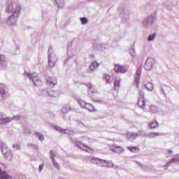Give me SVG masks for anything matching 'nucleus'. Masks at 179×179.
Instances as JSON below:
<instances>
[{"mask_svg":"<svg viewBox=\"0 0 179 179\" xmlns=\"http://www.w3.org/2000/svg\"><path fill=\"white\" fill-rule=\"evenodd\" d=\"M1 152L3 155H4V157L7 160H12V158L13 157V154H12V151L8 148V145H3L1 147Z\"/></svg>","mask_w":179,"mask_h":179,"instance_id":"f257e3e1","label":"nucleus"},{"mask_svg":"<svg viewBox=\"0 0 179 179\" xmlns=\"http://www.w3.org/2000/svg\"><path fill=\"white\" fill-rule=\"evenodd\" d=\"M113 70L116 73H125L128 71V66L116 64L114 65Z\"/></svg>","mask_w":179,"mask_h":179,"instance_id":"f03ea898","label":"nucleus"},{"mask_svg":"<svg viewBox=\"0 0 179 179\" xmlns=\"http://www.w3.org/2000/svg\"><path fill=\"white\" fill-rule=\"evenodd\" d=\"M92 164H96V166H99L100 167H103L104 164H107V161L104 159H100L97 157H92L90 160Z\"/></svg>","mask_w":179,"mask_h":179,"instance_id":"7ed1b4c3","label":"nucleus"},{"mask_svg":"<svg viewBox=\"0 0 179 179\" xmlns=\"http://www.w3.org/2000/svg\"><path fill=\"white\" fill-rule=\"evenodd\" d=\"M155 64V59L153 58H148L147 59L145 63V69L146 71H152L153 69V65Z\"/></svg>","mask_w":179,"mask_h":179,"instance_id":"20e7f679","label":"nucleus"},{"mask_svg":"<svg viewBox=\"0 0 179 179\" xmlns=\"http://www.w3.org/2000/svg\"><path fill=\"white\" fill-rule=\"evenodd\" d=\"M76 146H78V148H79V149H83V150H85V152H87L88 153L90 152H93V148H92L80 142L76 143Z\"/></svg>","mask_w":179,"mask_h":179,"instance_id":"39448f33","label":"nucleus"},{"mask_svg":"<svg viewBox=\"0 0 179 179\" xmlns=\"http://www.w3.org/2000/svg\"><path fill=\"white\" fill-rule=\"evenodd\" d=\"M111 152H113V153H122L124 152V148L121 146L113 145L110 147Z\"/></svg>","mask_w":179,"mask_h":179,"instance_id":"423d86ee","label":"nucleus"},{"mask_svg":"<svg viewBox=\"0 0 179 179\" xmlns=\"http://www.w3.org/2000/svg\"><path fill=\"white\" fill-rule=\"evenodd\" d=\"M138 106L140 107V108H145V107H146V100H145V97L139 98Z\"/></svg>","mask_w":179,"mask_h":179,"instance_id":"0eeeda50","label":"nucleus"},{"mask_svg":"<svg viewBox=\"0 0 179 179\" xmlns=\"http://www.w3.org/2000/svg\"><path fill=\"white\" fill-rule=\"evenodd\" d=\"M85 86L87 87L89 92H90L92 94L97 93V90H96V87H94V85H93L92 83H87L85 85Z\"/></svg>","mask_w":179,"mask_h":179,"instance_id":"6e6552de","label":"nucleus"},{"mask_svg":"<svg viewBox=\"0 0 179 179\" xmlns=\"http://www.w3.org/2000/svg\"><path fill=\"white\" fill-rule=\"evenodd\" d=\"M127 149L131 153H138V152L141 151V149L138 146H128Z\"/></svg>","mask_w":179,"mask_h":179,"instance_id":"1a4fd4ad","label":"nucleus"},{"mask_svg":"<svg viewBox=\"0 0 179 179\" xmlns=\"http://www.w3.org/2000/svg\"><path fill=\"white\" fill-rule=\"evenodd\" d=\"M100 66V64L97 62H92L91 64L90 65V69L91 72H93V71H95Z\"/></svg>","mask_w":179,"mask_h":179,"instance_id":"9d476101","label":"nucleus"},{"mask_svg":"<svg viewBox=\"0 0 179 179\" xmlns=\"http://www.w3.org/2000/svg\"><path fill=\"white\" fill-rule=\"evenodd\" d=\"M177 162H179V155H176L173 158H172L169 162L165 164V167H169L170 164H171V163H176Z\"/></svg>","mask_w":179,"mask_h":179,"instance_id":"9b49d317","label":"nucleus"},{"mask_svg":"<svg viewBox=\"0 0 179 179\" xmlns=\"http://www.w3.org/2000/svg\"><path fill=\"white\" fill-rule=\"evenodd\" d=\"M55 3L57 8H64L65 6V0H55Z\"/></svg>","mask_w":179,"mask_h":179,"instance_id":"f8f14e48","label":"nucleus"},{"mask_svg":"<svg viewBox=\"0 0 179 179\" xmlns=\"http://www.w3.org/2000/svg\"><path fill=\"white\" fill-rule=\"evenodd\" d=\"M32 81L34 82L35 86H40L41 85H43V82L41 81V80H38V78L37 77L36 78H32Z\"/></svg>","mask_w":179,"mask_h":179,"instance_id":"ddd939ff","label":"nucleus"},{"mask_svg":"<svg viewBox=\"0 0 179 179\" xmlns=\"http://www.w3.org/2000/svg\"><path fill=\"white\" fill-rule=\"evenodd\" d=\"M84 108H86V110H88V111L93 112L96 111V109L94 108V106H92L90 103H86L85 106H83Z\"/></svg>","mask_w":179,"mask_h":179,"instance_id":"4468645a","label":"nucleus"},{"mask_svg":"<svg viewBox=\"0 0 179 179\" xmlns=\"http://www.w3.org/2000/svg\"><path fill=\"white\" fill-rule=\"evenodd\" d=\"M0 65L5 66L6 65V57L3 55H0Z\"/></svg>","mask_w":179,"mask_h":179,"instance_id":"2eb2a0df","label":"nucleus"},{"mask_svg":"<svg viewBox=\"0 0 179 179\" xmlns=\"http://www.w3.org/2000/svg\"><path fill=\"white\" fill-rule=\"evenodd\" d=\"M10 122V118H1L0 119V125H5V124H9Z\"/></svg>","mask_w":179,"mask_h":179,"instance_id":"dca6fc26","label":"nucleus"},{"mask_svg":"<svg viewBox=\"0 0 179 179\" xmlns=\"http://www.w3.org/2000/svg\"><path fill=\"white\" fill-rule=\"evenodd\" d=\"M149 127L151 129L157 128V127H159V123L156 120H152L150 122Z\"/></svg>","mask_w":179,"mask_h":179,"instance_id":"f3484780","label":"nucleus"},{"mask_svg":"<svg viewBox=\"0 0 179 179\" xmlns=\"http://www.w3.org/2000/svg\"><path fill=\"white\" fill-rule=\"evenodd\" d=\"M47 83L49 85V86H55V85H57V80L49 78L47 80Z\"/></svg>","mask_w":179,"mask_h":179,"instance_id":"a211bd4d","label":"nucleus"},{"mask_svg":"<svg viewBox=\"0 0 179 179\" xmlns=\"http://www.w3.org/2000/svg\"><path fill=\"white\" fill-rule=\"evenodd\" d=\"M10 178V176L6 173V172L0 171V179H8Z\"/></svg>","mask_w":179,"mask_h":179,"instance_id":"6ab92c4d","label":"nucleus"},{"mask_svg":"<svg viewBox=\"0 0 179 179\" xmlns=\"http://www.w3.org/2000/svg\"><path fill=\"white\" fill-rule=\"evenodd\" d=\"M120 85H121V79L115 80L114 83L115 90H117V89H119Z\"/></svg>","mask_w":179,"mask_h":179,"instance_id":"aec40b11","label":"nucleus"},{"mask_svg":"<svg viewBox=\"0 0 179 179\" xmlns=\"http://www.w3.org/2000/svg\"><path fill=\"white\" fill-rule=\"evenodd\" d=\"M54 128L58 132H60L62 134H66V129H62V128H61V127H59L58 126H55Z\"/></svg>","mask_w":179,"mask_h":179,"instance_id":"412c9836","label":"nucleus"},{"mask_svg":"<svg viewBox=\"0 0 179 179\" xmlns=\"http://www.w3.org/2000/svg\"><path fill=\"white\" fill-rule=\"evenodd\" d=\"M0 94L3 97L6 96V92H5V87H3V85L0 86Z\"/></svg>","mask_w":179,"mask_h":179,"instance_id":"4be33fe9","label":"nucleus"},{"mask_svg":"<svg viewBox=\"0 0 179 179\" xmlns=\"http://www.w3.org/2000/svg\"><path fill=\"white\" fill-rule=\"evenodd\" d=\"M160 133L151 132L148 134V138H156V136H160Z\"/></svg>","mask_w":179,"mask_h":179,"instance_id":"5701e85b","label":"nucleus"},{"mask_svg":"<svg viewBox=\"0 0 179 179\" xmlns=\"http://www.w3.org/2000/svg\"><path fill=\"white\" fill-rule=\"evenodd\" d=\"M145 86L147 90H150V91L153 90V84L152 83H148L147 84H145Z\"/></svg>","mask_w":179,"mask_h":179,"instance_id":"b1692460","label":"nucleus"},{"mask_svg":"<svg viewBox=\"0 0 179 179\" xmlns=\"http://www.w3.org/2000/svg\"><path fill=\"white\" fill-rule=\"evenodd\" d=\"M104 79L106 82V83H111V76L108 74H105L104 75Z\"/></svg>","mask_w":179,"mask_h":179,"instance_id":"393cba45","label":"nucleus"},{"mask_svg":"<svg viewBox=\"0 0 179 179\" xmlns=\"http://www.w3.org/2000/svg\"><path fill=\"white\" fill-rule=\"evenodd\" d=\"M52 162H53V166H55V167L56 169H57V170H59V169H60L59 164H58V162H55V159H53Z\"/></svg>","mask_w":179,"mask_h":179,"instance_id":"a878e982","label":"nucleus"},{"mask_svg":"<svg viewBox=\"0 0 179 179\" xmlns=\"http://www.w3.org/2000/svg\"><path fill=\"white\" fill-rule=\"evenodd\" d=\"M13 10V6L12 5H8L7 6V12L8 13H10Z\"/></svg>","mask_w":179,"mask_h":179,"instance_id":"bb28decb","label":"nucleus"},{"mask_svg":"<svg viewBox=\"0 0 179 179\" xmlns=\"http://www.w3.org/2000/svg\"><path fill=\"white\" fill-rule=\"evenodd\" d=\"M155 37H156V34H153L152 35H150L148 36V41H152V40H155Z\"/></svg>","mask_w":179,"mask_h":179,"instance_id":"cd10ccee","label":"nucleus"},{"mask_svg":"<svg viewBox=\"0 0 179 179\" xmlns=\"http://www.w3.org/2000/svg\"><path fill=\"white\" fill-rule=\"evenodd\" d=\"M80 21L82 22V24H86V23H87V22H88L87 18H86V17L80 18Z\"/></svg>","mask_w":179,"mask_h":179,"instance_id":"c85d7f7f","label":"nucleus"},{"mask_svg":"<svg viewBox=\"0 0 179 179\" xmlns=\"http://www.w3.org/2000/svg\"><path fill=\"white\" fill-rule=\"evenodd\" d=\"M50 158L52 159V160H54V158L55 157V152H54V151L51 150L50 152Z\"/></svg>","mask_w":179,"mask_h":179,"instance_id":"c756f323","label":"nucleus"},{"mask_svg":"<svg viewBox=\"0 0 179 179\" xmlns=\"http://www.w3.org/2000/svg\"><path fill=\"white\" fill-rule=\"evenodd\" d=\"M13 148L15 149V150H19V149H20V145L17 144L13 145Z\"/></svg>","mask_w":179,"mask_h":179,"instance_id":"7c9ffc66","label":"nucleus"},{"mask_svg":"<svg viewBox=\"0 0 179 179\" xmlns=\"http://www.w3.org/2000/svg\"><path fill=\"white\" fill-rule=\"evenodd\" d=\"M139 80H141V78L139 77V76H137L135 78V82L136 85H139Z\"/></svg>","mask_w":179,"mask_h":179,"instance_id":"2f4dec72","label":"nucleus"},{"mask_svg":"<svg viewBox=\"0 0 179 179\" xmlns=\"http://www.w3.org/2000/svg\"><path fill=\"white\" fill-rule=\"evenodd\" d=\"M38 138L39 141H44V136H43L42 134H39Z\"/></svg>","mask_w":179,"mask_h":179,"instance_id":"473e14b6","label":"nucleus"},{"mask_svg":"<svg viewBox=\"0 0 179 179\" xmlns=\"http://www.w3.org/2000/svg\"><path fill=\"white\" fill-rule=\"evenodd\" d=\"M13 120H20V115H15V116H13Z\"/></svg>","mask_w":179,"mask_h":179,"instance_id":"72a5a7b5","label":"nucleus"},{"mask_svg":"<svg viewBox=\"0 0 179 179\" xmlns=\"http://www.w3.org/2000/svg\"><path fill=\"white\" fill-rule=\"evenodd\" d=\"M43 169H44V165H41L39 166V171H43Z\"/></svg>","mask_w":179,"mask_h":179,"instance_id":"f704fd0d","label":"nucleus"},{"mask_svg":"<svg viewBox=\"0 0 179 179\" xmlns=\"http://www.w3.org/2000/svg\"><path fill=\"white\" fill-rule=\"evenodd\" d=\"M139 94H140L141 97H143V96H145V94H144L143 92H142V91H141V92H139Z\"/></svg>","mask_w":179,"mask_h":179,"instance_id":"c9c22d12","label":"nucleus"},{"mask_svg":"<svg viewBox=\"0 0 179 179\" xmlns=\"http://www.w3.org/2000/svg\"><path fill=\"white\" fill-rule=\"evenodd\" d=\"M49 65H50V66H54V63H52V62H51V60H50V59H49Z\"/></svg>","mask_w":179,"mask_h":179,"instance_id":"e433bc0d","label":"nucleus"},{"mask_svg":"<svg viewBox=\"0 0 179 179\" xmlns=\"http://www.w3.org/2000/svg\"><path fill=\"white\" fill-rule=\"evenodd\" d=\"M138 136H139V135L138 134H133L132 136H131V137L132 138H138Z\"/></svg>","mask_w":179,"mask_h":179,"instance_id":"4c0bfd02","label":"nucleus"},{"mask_svg":"<svg viewBox=\"0 0 179 179\" xmlns=\"http://www.w3.org/2000/svg\"><path fill=\"white\" fill-rule=\"evenodd\" d=\"M136 75V76H139L141 75V71L139 70H138Z\"/></svg>","mask_w":179,"mask_h":179,"instance_id":"58836bf2","label":"nucleus"},{"mask_svg":"<svg viewBox=\"0 0 179 179\" xmlns=\"http://www.w3.org/2000/svg\"><path fill=\"white\" fill-rule=\"evenodd\" d=\"M35 135L36 136H40V135H41V134H40V133H38V132H35Z\"/></svg>","mask_w":179,"mask_h":179,"instance_id":"ea45409f","label":"nucleus"},{"mask_svg":"<svg viewBox=\"0 0 179 179\" xmlns=\"http://www.w3.org/2000/svg\"><path fill=\"white\" fill-rule=\"evenodd\" d=\"M17 12H20V6H17Z\"/></svg>","mask_w":179,"mask_h":179,"instance_id":"a19ab883","label":"nucleus"},{"mask_svg":"<svg viewBox=\"0 0 179 179\" xmlns=\"http://www.w3.org/2000/svg\"><path fill=\"white\" fill-rule=\"evenodd\" d=\"M94 101L99 102V100L98 99H94Z\"/></svg>","mask_w":179,"mask_h":179,"instance_id":"79ce46f5","label":"nucleus"},{"mask_svg":"<svg viewBox=\"0 0 179 179\" xmlns=\"http://www.w3.org/2000/svg\"><path fill=\"white\" fill-rule=\"evenodd\" d=\"M3 115H2V113H0V117H3Z\"/></svg>","mask_w":179,"mask_h":179,"instance_id":"37998d69","label":"nucleus"},{"mask_svg":"<svg viewBox=\"0 0 179 179\" xmlns=\"http://www.w3.org/2000/svg\"><path fill=\"white\" fill-rule=\"evenodd\" d=\"M168 152L169 153H172L171 150H169Z\"/></svg>","mask_w":179,"mask_h":179,"instance_id":"c03bdc74","label":"nucleus"},{"mask_svg":"<svg viewBox=\"0 0 179 179\" xmlns=\"http://www.w3.org/2000/svg\"><path fill=\"white\" fill-rule=\"evenodd\" d=\"M9 19H10V20L12 19V17H10Z\"/></svg>","mask_w":179,"mask_h":179,"instance_id":"a18cd8bd","label":"nucleus"},{"mask_svg":"<svg viewBox=\"0 0 179 179\" xmlns=\"http://www.w3.org/2000/svg\"><path fill=\"white\" fill-rule=\"evenodd\" d=\"M1 169H0V172H1Z\"/></svg>","mask_w":179,"mask_h":179,"instance_id":"49530a36","label":"nucleus"}]
</instances>
